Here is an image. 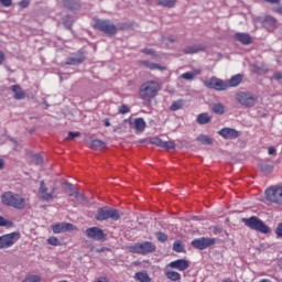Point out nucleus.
Here are the masks:
<instances>
[{"label":"nucleus","instance_id":"nucleus-52","mask_svg":"<svg viewBox=\"0 0 282 282\" xmlns=\"http://www.w3.org/2000/svg\"><path fill=\"white\" fill-rule=\"evenodd\" d=\"M273 78H274L275 80H281V78H282V73H281V72L274 73V74H273Z\"/></svg>","mask_w":282,"mask_h":282},{"label":"nucleus","instance_id":"nucleus-29","mask_svg":"<svg viewBox=\"0 0 282 282\" xmlns=\"http://www.w3.org/2000/svg\"><path fill=\"white\" fill-rule=\"evenodd\" d=\"M147 1H153V0H147ZM175 3H177V0H159L158 6H161L162 8H175Z\"/></svg>","mask_w":282,"mask_h":282},{"label":"nucleus","instance_id":"nucleus-22","mask_svg":"<svg viewBox=\"0 0 282 282\" xmlns=\"http://www.w3.org/2000/svg\"><path fill=\"white\" fill-rule=\"evenodd\" d=\"M130 124H133V129L139 133H142V131L147 129V121H144L143 118H137L133 122H130Z\"/></svg>","mask_w":282,"mask_h":282},{"label":"nucleus","instance_id":"nucleus-55","mask_svg":"<svg viewBox=\"0 0 282 282\" xmlns=\"http://www.w3.org/2000/svg\"><path fill=\"white\" fill-rule=\"evenodd\" d=\"M276 14H281L282 17V6L275 9Z\"/></svg>","mask_w":282,"mask_h":282},{"label":"nucleus","instance_id":"nucleus-3","mask_svg":"<svg viewBox=\"0 0 282 282\" xmlns=\"http://www.w3.org/2000/svg\"><path fill=\"white\" fill-rule=\"evenodd\" d=\"M37 197H40L42 202H54V199H58V187L55 185L47 186L45 181H41L37 189Z\"/></svg>","mask_w":282,"mask_h":282},{"label":"nucleus","instance_id":"nucleus-21","mask_svg":"<svg viewBox=\"0 0 282 282\" xmlns=\"http://www.w3.org/2000/svg\"><path fill=\"white\" fill-rule=\"evenodd\" d=\"M242 80H243V76H241V74L232 76L229 80L226 82L227 89L230 87H239Z\"/></svg>","mask_w":282,"mask_h":282},{"label":"nucleus","instance_id":"nucleus-15","mask_svg":"<svg viewBox=\"0 0 282 282\" xmlns=\"http://www.w3.org/2000/svg\"><path fill=\"white\" fill-rule=\"evenodd\" d=\"M138 65L140 67H145V69H151V72H155V69H158L159 72H166V69H167L166 66H163L158 63H153L149 59H141L138 62Z\"/></svg>","mask_w":282,"mask_h":282},{"label":"nucleus","instance_id":"nucleus-51","mask_svg":"<svg viewBox=\"0 0 282 282\" xmlns=\"http://www.w3.org/2000/svg\"><path fill=\"white\" fill-rule=\"evenodd\" d=\"M94 282H109V278H107V276H99Z\"/></svg>","mask_w":282,"mask_h":282},{"label":"nucleus","instance_id":"nucleus-14","mask_svg":"<svg viewBox=\"0 0 282 282\" xmlns=\"http://www.w3.org/2000/svg\"><path fill=\"white\" fill-rule=\"evenodd\" d=\"M166 268H171L172 270H178V272H185L191 268V262L186 259H177L170 262Z\"/></svg>","mask_w":282,"mask_h":282},{"label":"nucleus","instance_id":"nucleus-26","mask_svg":"<svg viewBox=\"0 0 282 282\" xmlns=\"http://www.w3.org/2000/svg\"><path fill=\"white\" fill-rule=\"evenodd\" d=\"M134 279H135V281H139V282H151L152 281L151 276L149 275V273L147 271H138L134 274Z\"/></svg>","mask_w":282,"mask_h":282},{"label":"nucleus","instance_id":"nucleus-49","mask_svg":"<svg viewBox=\"0 0 282 282\" xmlns=\"http://www.w3.org/2000/svg\"><path fill=\"white\" fill-rule=\"evenodd\" d=\"M19 6L22 8V10H25V8L30 6V0H21Z\"/></svg>","mask_w":282,"mask_h":282},{"label":"nucleus","instance_id":"nucleus-38","mask_svg":"<svg viewBox=\"0 0 282 282\" xmlns=\"http://www.w3.org/2000/svg\"><path fill=\"white\" fill-rule=\"evenodd\" d=\"M155 237H156L158 241H161L162 243H164V241H167V239H169V236L162 231L156 232Z\"/></svg>","mask_w":282,"mask_h":282},{"label":"nucleus","instance_id":"nucleus-19","mask_svg":"<svg viewBox=\"0 0 282 282\" xmlns=\"http://www.w3.org/2000/svg\"><path fill=\"white\" fill-rule=\"evenodd\" d=\"M82 63H85V55L83 53H76L66 61V65H80Z\"/></svg>","mask_w":282,"mask_h":282},{"label":"nucleus","instance_id":"nucleus-23","mask_svg":"<svg viewBox=\"0 0 282 282\" xmlns=\"http://www.w3.org/2000/svg\"><path fill=\"white\" fill-rule=\"evenodd\" d=\"M63 6L67 10H80V2L78 0H63Z\"/></svg>","mask_w":282,"mask_h":282},{"label":"nucleus","instance_id":"nucleus-10","mask_svg":"<svg viewBox=\"0 0 282 282\" xmlns=\"http://www.w3.org/2000/svg\"><path fill=\"white\" fill-rule=\"evenodd\" d=\"M203 85L204 87H207V89H215V91H226V89H228L226 82L216 76L203 80Z\"/></svg>","mask_w":282,"mask_h":282},{"label":"nucleus","instance_id":"nucleus-8","mask_svg":"<svg viewBox=\"0 0 282 282\" xmlns=\"http://www.w3.org/2000/svg\"><path fill=\"white\" fill-rule=\"evenodd\" d=\"M155 245L149 241L138 242L128 247L129 252L132 254H151V252H155Z\"/></svg>","mask_w":282,"mask_h":282},{"label":"nucleus","instance_id":"nucleus-56","mask_svg":"<svg viewBox=\"0 0 282 282\" xmlns=\"http://www.w3.org/2000/svg\"><path fill=\"white\" fill-rule=\"evenodd\" d=\"M3 166H6V162L3 161V159H0V171L1 169H3Z\"/></svg>","mask_w":282,"mask_h":282},{"label":"nucleus","instance_id":"nucleus-6","mask_svg":"<svg viewBox=\"0 0 282 282\" xmlns=\"http://www.w3.org/2000/svg\"><path fill=\"white\" fill-rule=\"evenodd\" d=\"M95 219L97 221H107V219H111V221H118L120 219V212L109 207H101L98 209Z\"/></svg>","mask_w":282,"mask_h":282},{"label":"nucleus","instance_id":"nucleus-2","mask_svg":"<svg viewBox=\"0 0 282 282\" xmlns=\"http://www.w3.org/2000/svg\"><path fill=\"white\" fill-rule=\"evenodd\" d=\"M160 89H162L160 83L155 80H148L141 85L139 89V96L141 100H152V98L158 96Z\"/></svg>","mask_w":282,"mask_h":282},{"label":"nucleus","instance_id":"nucleus-42","mask_svg":"<svg viewBox=\"0 0 282 282\" xmlns=\"http://www.w3.org/2000/svg\"><path fill=\"white\" fill-rule=\"evenodd\" d=\"M47 243L50 246H61V242L58 241V238L52 236L47 239Z\"/></svg>","mask_w":282,"mask_h":282},{"label":"nucleus","instance_id":"nucleus-28","mask_svg":"<svg viewBox=\"0 0 282 282\" xmlns=\"http://www.w3.org/2000/svg\"><path fill=\"white\" fill-rule=\"evenodd\" d=\"M212 111L217 116H224V113H226V107L221 104H214L212 106Z\"/></svg>","mask_w":282,"mask_h":282},{"label":"nucleus","instance_id":"nucleus-30","mask_svg":"<svg viewBox=\"0 0 282 282\" xmlns=\"http://www.w3.org/2000/svg\"><path fill=\"white\" fill-rule=\"evenodd\" d=\"M184 107V99H178L176 101H173L170 106V111H180Z\"/></svg>","mask_w":282,"mask_h":282},{"label":"nucleus","instance_id":"nucleus-43","mask_svg":"<svg viewBox=\"0 0 282 282\" xmlns=\"http://www.w3.org/2000/svg\"><path fill=\"white\" fill-rule=\"evenodd\" d=\"M163 149H175V141H163Z\"/></svg>","mask_w":282,"mask_h":282},{"label":"nucleus","instance_id":"nucleus-18","mask_svg":"<svg viewBox=\"0 0 282 282\" xmlns=\"http://www.w3.org/2000/svg\"><path fill=\"white\" fill-rule=\"evenodd\" d=\"M11 91L14 93V100H25V98L28 97V94H25V90H23V88H21V85L19 84L11 86Z\"/></svg>","mask_w":282,"mask_h":282},{"label":"nucleus","instance_id":"nucleus-35","mask_svg":"<svg viewBox=\"0 0 282 282\" xmlns=\"http://www.w3.org/2000/svg\"><path fill=\"white\" fill-rule=\"evenodd\" d=\"M173 250L174 252H184V245L182 243V240H176L173 243Z\"/></svg>","mask_w":282,"mask_h":282},{"label":"nucleus","instance_id":"nucleus-24","mask_svg":"<svg viewBox=\"0 0 282 282\" xmlns=\"http://www.w3.org/2000/svg\"><path fill=\"white\" fill-rule=\"evenodd\" d=\"M202 74V69L197 68L194 69L193 72H186L183 73L180 78H182L183 80H194L195 76H199Z\"/></svg>","mask_w":282,"mask_h":282},{"label":"nucleus","instance_id":"nucleus-27","mask_svg":"<svg viewBox=\"0 0 282 282\" xmlns=\"http://www.w3.org/2000/svg\"><path fill=\"white\" fill-rule=\"evenodd\" d=\"M198 52H204V47L200 45H193L183 50V54H197Z\"/></svg>","mask_w":282,"mask_h":282},{"label":"nucleus","instance_id":"nucleus-9","mask_svg":"<svg viewBox=\"0 0 282 282\" xmlns=\"http://www.w3.org/2000/svg\"><path fill=\"white\" fill-rule=\"evenodd\" d=\"M236 100L242 107L250 109L257 105L259 97H257V95H252L251 93L240 91L236 94Z\"/></svg>","mask_w":282,"mask_h":282},{"label":"nucleus","instance_id":"nucleus-53","mask_svg":"<svg viewBox=\"0 0 282 282\" xmlns=\"http://www.w3.org/2000/svg\"><path fill=\"white\" fill-rule=\"evenodd\" d=\"M3 61H6V53H3V51H0V65H3Z\"/></svg>","mask_w":282,"mask_h":282},{"label":"nucleus","instance_id":"nucleus-39","mask_svg":"<svg viewBox=\"0 0 282 282\" xmlns=\"http://www.w3.org/2000/svg\"><path fill=\"white\" fill-rule=\"evenodd\" d=\"M118 112L121 113L122 116H124V113L131 112V108H129V106L123 104L119 107Z\"/></svg>","mask_w":282,"mask_h":282},{"label":"nucleus","instance_id":"nucleus-7","mask_svg":"<svg viewBox=\"0 0 282 282\" xmlns=\"http://www.w3.org/2000/svg\"><path fill=\"white\" fill-rule=\"evenodd\" d=\"M264 195L265 200L269 202V204L282 206V186L273 185L265 189Z\"/></svg>","mask_w":282,"mask_h":282},{"label":"nucleus","instance_id":"nucleus-41","mask_svg":"<svg viewBox=\"0 0 282 282\" xmlns=\"http://www.w3.org/2000/svg\"><path fill=\"white\" fill-rule=\"evenodd\" d=\"M272 171H274V166H272L270 164H264L261 166L262 173H272Z\"/></svg>","mask_w":282,"mask_h":282},{"label":"nucleus","instance_id":"nucleus-4","mask_svg":"<svg viewBox=\"0 0 282 282\" xmlns=\"http://www.w3.org/2000/svg\"><path fill=\"white\" fill-rule=\"evenodd\" d=\"M94 30L102 32L106 36H116L118 34V26L111 20L97 19L93 24Z\"/></svg>","mask_w":282,"mask_h":282},{"label":"nucleus","instance_id":"nucleus-11","mask_svg":"<svg viewBox=\"0 0 282 282\" xmlns=\"http://www.w3.org/2000/svg\"><path fill=\"white\" fill-rule=\"evenodd\" d=\"M19 239H21V234L17 231L0 236V250L12 248V246H14Z\"/></svg>","mask_w":282,"mask_h":282},{"label":"nucleus","instance_id":"nucleus-50","mask_svg":"<svg viewBox=\"0 0 282 282\" xmlns=\"http://www.w3.org/2000/svg\"><path fill=\"white\" fill-rule=\"evenodd\" d=\"M268 153H269V155H276V148L270 147V148L268 149Z\"/></svg>","mask_w":282,"mask_h":282},{"label":"nucleus","instance_id":"nucleus-48","mask_svg":"<svg viewBox=\"0 0 282 282\" xmlns=\"http://www.w3.org/2000/svg\"><path fill=\"white\" fill-rule=\"evenodd\" d=\"M0 4L2 8H10L12 7V0H0Z\"/></svg>","mask_w":282,"mask_h":282},{"label":"nucleus","instance_id":"nucleus-33","mask_svg":"<svg viewBox=\"0 0 282 282\" xmlns=\"http://www.w3.org/2000/svg\"><path fill=\"white\" fill-rule=\"evenodd\" d=\"M107 145L101 140L95 139L90 142V149H105Z\"/></svg>","mask_w":282,"mask_h":282},{"label":"nucleus","instance_id":"nucleus-36","mask_svg":"<svg viewBox=\"0 0 282 282\" xmlns=\"http://www.w3.org/2000/svg\"><path fill=\"white\" fill-rule=\"evenodd\" d=\"M141 54H145L147 56H153V58H158V54L153 48H142Z\"/></svg>","mask_w":282,"mask_h":282},{"label":"nucleus","instance_id":"nucleus-57","mask_svg":"<svg viewBox=\"0 0 282 282\" xmlns=\"http://www.w3.org/2000/svg\"><path fill=\"white\" fill-rule=\"evenodd\" d=\"M105 127H111V123L107 119L105 120Z\"/></svg>","mask_w":282,"mask_h":282},{"label":"nucleus","instance_id":"nucleus-5","mask_svg":"<svg viewBox=\"0 0 282 282\" xmlns=\"http://www.w3.org/2000/svg\"><path fill=\"white\" fill-rule=\"evenodd\" d=\"M242 221L245 223V226L251 230H257V232H262V235H268L270 232V227L257 216L242 218Z\"/></svg>","mask_w":282,"mask_h":282},{"label":"nucleus","instance_id":"nucleus-45","mask_svg":"<svg viewBox=\"0 0 282 282\" xmlns=\"http://www.w3.org/2000/svg\"><path fill=\"white\" fill-rule=\"evenodd\" d=\"M264 22L270 23L271 25H276V19L272 15L265 17Z\"/></svg>","mask_w":282,"mask_h":282},{"label":"nucleus","instance_id":"nucleus-32","mask_svg":"<svg viewBox=\"0 0 282 282\" xmlns=\"http://www.w3.org/2000/svg\"><path fill=\"white\" fill-rule=\"evenodd\" d=\"M0 228H14V223L0 216Z\"/></svg>","mask_w":282,"mask_h":282},{"label":"nucleus","instance_id":"nucleus-34","mask_svg":"<svg viewBox=\"0 0 282 282\" xmlns=\"http://www.w3.org/2000/svg\"><path fill=\"white\" fill-rule=\"evenodd\" d=\"M197 141L202 142V144H213V139L207 134L197 137Z\"/></svg>","mask_w":282,"mask_h":282},{"label":"nucleus","instance_id":"nucleus-47","mask_svg":"<svg viewBox=\"0 0 282 282\" xmlns=\"http://www.w3.org/2000/svg\"><path fill=\"white\" fill-rule=\"evenodd\" d=\"M74 138H80V132H68L66 140H74Z\"/></svg>","mask_w":282,"mask_h":282},{"label":"nucleus","instance_id":"nucleus-46","mask_svg":"<svg viewBox=\"0 0 282 282\" xmlns=\"http://www.w3.org/2000/svg\"><path fill=\"white\" fill-rule=\"evenodd\" d=\"M275 235H276L278 239H282V223L278 224V226L275 228Z\"/></svg>","mask_w":282,"mask_h":282},{"label":"nucleus","instance_id":"nucleus-1","mask_svg":"<svg viewBox=\"0 0 282 282\" xmlns=\"http://www.w3.org/2000/svg\"><path fill=\"white\" fill-rule=\"evenodd\" d=\"M1 203L4 206L15 208V210H24V208L28 206V202L25 200V198L22 197L21 194H17L13 192H4L1 195Z\"/></svg>","mask_w":282,"mask_h":282},{"label":"nucleus","instance_id":"nucleus-12","mask_svg":"<svg viewBox=\"0 0 282 282\" xmlns=\"http://www.w3.org/2000/svg\"><path fill=\"white\" fill-rule=\"evenodd\" d=\"M216 241L215 238L200 237L192 241V247L196 248V250H206L207 248L215 246Z\"/></svg>","mask_w":282,"mask_h":282},{"label":"nucleus","instance_id":"nucleus-54","mask_svg":"<svg viewBox=\"0 0 282 282\" xmlns=\"http://www.w3.org/2000/svg\"><path fill=\"white\" fill-rule=\"evenodd\" d=\"M265 3H271V4H279L281 3V0H263Z\"/></svg>","mask_w":282,"mask_h":282},{"label":"nucleus","instance_id":"nucleus-20","mask_svg":"<svg viewBox=\"0 0 282 282\" xmlns=\"http://www.w3.org/2000/svg\"><path fill=\"white\" fill-rule=\"evenodd\" d=\"M235 39L242 45H252V36L249 33H236Z\"/></svg>","mask_w":282,"mask_h":282},{"label":"nucleus","instance_id":"nucleus-44","mask_svg":"<svg viewBox=\"0 0 282 282\" xmlns=\"http://www.w3.org/2000/svg\"><path fill=\"white\" fill-rule=\"evenodd\" d=\"M152 144H155L156 147H161V149L164 148V141H162V139L160 138L152 139Z\"/></svg>","mask_w":282,"mask_h":282},{"label":"nucleus","instance_id":"nucleus-16","mask_svg":"<svg viewBox=\"0 0 282 282\" xmlns=\"http://www.w3.org/2000/svg\"><path fill=\"white\" fill-rule=\"evenodd\" d=\"M75 226L69 223H59L52 226L54 235H61V232H69L74 230Z\"/></svg>","mask_w":282,"mask_h":282},{"label":"nucleus","instance_id":"nucleus-25","mask_svg":"<svg viewBox=\"0 0 282 282\" xmlns=\"http://www.w3.org/2000/svg\"><path fill=\"white\" fill-rule=\"evenodd\" d=\"M165 276L169 279V281H182V274H180L177 271L169 270V268L165 270Z\"/></svg>","mask_w":282,"mask_h":282},{"label":"nucleus","instance_id":"nucleus-40","mask_svg":"<svg viewBox=\"0 0 282 282\" xmlns=\"http://www.w3.org/2000/svg\"><path fill=\"white\" fill-rule=\"evenodd\" d=\"M23 282H41L40 275H28Z\"/></svg>","mask_w":282,"mask_h":282},{"label":"nucleus","instance_id":"nucleus-37","mask_svg":"<svg viewBox=\"0 0 282 282\" xmlns=\"http://www.w3.org/2000/svg\"><path fill=\"white\" fill-rule=\"evenodd\" d=\"M32 162L36 166H41L43 164V156L41 154H35L32 156Z\"/></svg>","mask_w":282,"mask_h":282},{"label":"nucleus","instance_id":"nucleus-31","mask_svg":"<svg viewBox=\"0 0 282 282\" xmlns=\"http://www.w3.org/2000/svg\"><path fill=\"white\" fill-rule=\"evenodd\" d=\"M212 117L208 116V113H199L197 116V122L198 124H208L210 122Z\"/></svg>","mask_w":282,"mask_h":282},{"label":"nucleus","instance_id":"nucleus-17","mask_svg":"<svg viewBox=\"0 0 282 282\" xmlns=\"http://www.w3.org/2000/svg\"><path fill=\"white\" fill-rule=\"evenodd\" d=\"M218 134L225 140H237L239 138V131L232 128H223L218 131Z\"/></svg>","mask_w":282,"mask_h":282},{"label":"nucleus","instance_id":"nucleus-13","mask_svg":"<svg viewBox=\"0 0 282 282\" xmlns=\"http://www.w3.org/2000/svg\"><path fill=\"white\" fill-rule=\"evenodd\" d=\"M86 237L93 239V241H105V239H107V234L99 227H90L86 229Z\"/></svg>","mask_w":282,"mask_h":282}]
</instances>
